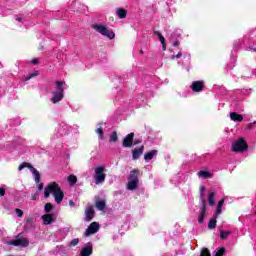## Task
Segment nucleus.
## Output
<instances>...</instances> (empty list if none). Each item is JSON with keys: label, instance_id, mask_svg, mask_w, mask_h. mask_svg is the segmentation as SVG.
Listing matches in <instances>:
<instances>
[{"label": "nucleus", "instance_id": "1", "mask_svg": "<svg viewBox=\"0 0 256 256\" xmlns=\"http://www.w3.org/2000/svg\"><path fill=\"white\" fill-rule=\"evenodd\" d=\"M51 194L54 197V201L58 205H61V203H63V199H65V193L57 182H51L45 187L44 198L49 199V197H51Z\"/></svg>", "mask_w": 256, "mask_h": 256}, {"label": "nucleus", "instance_id": "2", "mask_svg": "<svg viewBox=\"0 0 256 256\" xmlns=\"http://www.w3.org/2000/svg\"><path fill=\"white\" fill-rule=\"evenodd\" d=\"M56 91L52 92L53 97L50 99V101L55 105L59 103L60 101H63V98L65 97V89L63 88V85H65V82L63 81H56Z\"/></svg>", "mask_w": 256, "mask_h": 256}, {"label": "nucleus", "instance_id": "3", "mask_svg": "<svg viewBox=\"0 0 256 256\" xmlns=\"http://www.w3.org/2000/svg\"><path fill=\"white\" fill-rule=\"evenodd\" d=\"M139 173L140 172L137 169L130 171L127 183L128 191H135V189H137V186L139 185Z\"/></svg>", "mask_w": 256, "mask_h": 256}, {"label": "nucleus", "instance_id": "4", "mask_svg": "<svg viewBox=\"0 0 256 256\" xmlns=\"http://www.w3.org/2000/svg\"><path fill=\"white\" fill-rule=\"evenodd\" d=\"M92 29H94V31H97V33H100V35L107 37L108 39H115V32H113V30L107 28L106 26L94 24L92 25Z\"/></svg>", "mask_w": 256, "mask_h": 256}, {"label": "nucleus", "instance_id": "5", "mask_svg": "<svg viewBox=\"0 0 256 256\" xmlns=\"http://www.w3.org/2000/svg\"><path fill=\"white\" fill-rule=\"evenodd\" d=\"M94 181L96 185H101L105 183V179H107V174H105V167L98 166L94 169Z\"/></svg>", "mask_w": 256, "mask_h": 256}, {"label": "nucleus", "instance_id": "6", "mask_svg": "<svg viewBox=\"0 0 256 256\" xmlns=\"http://www.w3.org/2000/svg\"><path fill=\"white\" fill-rule=\"evenodd\" d=\"M247 149H249V145L247 144V141H245V139L243 138H239L232 144L233 153H245Z\"/></svg>", "mask_w": 256, "mask_h": 256}, {"label": "nucleus", "instance_id": "7", "mask_svg": "<svg viewBox=\"0 0 256 256\" xmlns=\"http://www.w3.org/2000/svg\"><path fill=\"white\" fill-rule=\"evenodd\" d=\"M7 245H13V247H29V239L23 238L21 234H18L16 239L8 241Z\"/></svg>", "mask_w": 256, "mask_h": 256}, {"label": "nucleus", "instance_id": "8", "mask_svg": "<svg viewBox=\"0 0 256 256\" xmlns=\"http://www.w3.org/2000/svg\"><path fill=\"white\" fill-rule=\"evenodd\" d=\"M205 215H207V201L202 200V205L200 207V212L198 215V223L202 224L205 222Z\"/></svg>", "mask_w": 256, "mask_h": 256}, {"label": "nucleus", "instance_id": "9", "mask_svg": "<svg viewBox=\"0 0 256 256\" xmlns=\"http://www.w3.org/2000/svg\"><path fill=\"white\" fill-rule=\"evenodd\" d=\"M99 231V222H92L86 231L84 232L85 237H89L91 235H95Z\"/></svg>", "mask_w": 256, "mask_h": 256}, {"label": "nucleus", "instance_id": "10", "mask_svg": "<svg viewBox=\"0 0 256 256\" xmlns=\"http://www.w3.org/2000/svg\"><path fill=\"white\" fill-rule=\"evenodd\" d=\"M135 139V133L131 132L122 141V147L130 149L133 147V141Z\"/></svg>", "mask_w": 256, "mask_h": 256}, {"label": "nucleus", "instance_id": "11", "mask_svg": "<svg viewBox=\"0 0 256 256\" xmlns=\"http://www.w3.org/2000/svg\"><path fill=\"white\" fill-rule=\"evenodd\" d=\"M190 89L194 92V93H201V91H203V89H205V84L203 83V81H194L192 82Z\"/></svg>", "mask_w": 256, "mask_h": 256}, {"label": "nucleus", "instance_id": "12", "mask_svg": "<svg viewBox=\"0 0 256 256\" xmlns=\"http://www.w3.org/2000/svg\"><path fill=\"white\" fill-rule=\"evenodd\" d=\"M143 151H145V146H143V145L139 149L132 150V159L134 161H137V159H139V157H141Z\"/></svg>", "mask_w": 256, "mask_h": 256}, {"label": "nucleus", "instance_id": "13", "mask_svg": "<svg viewBox=\"0 0 256 256\" xmlns=\"http://www.w3.org/2000/svg\"><path fill=\"white\" fill-rule=\"evenodd\" d=\"M42 221L45 225H51L55 221V216L53 214L42 215Z\"/></svg>", "mask_w": 256, "mask_h": 256}, {"label": "nucleus", "instance_id": "14", "mask_svg": "<svg viewBox=\"0 0 256 256\" xmlns=\"http://www.w3.org/2000/svg\"><path fill=\"white\" fill-rule=\"evenodd\" d=\"M85 214H86L85 221L87 222L93 221V218L95 217V210L93 209V207H90L89 209L85 210Z\"/></svg>", "mask_w": 256, "mask_h": 256}, {"label": "nucleus", "instance_id": "15", "mask_svg": "<svg viewBox=\"0 0 256 256\" xmlns=\"http://www.w3.org/2000/svg\"><path fill=\"white\" fill-rule=\"evenodd\" d=\"M93 255V246L88 245L80 251V256H91Z\"/></svg>", "mask_w": 256, "mask_h": 256}, {"label": "nucleus", "instance_id": "16", "mask_svg": "<svg viewBox=\"0 0 256 256\" xmlns=\"http://www.w3.org/2000/svg\"><path fill=\"white\" fill-rule=\"evenodd\" d=\"M95 207L98 211H105V207H107V202L105 200H97L95 202Z\"/></svg>", "mask_w": 256, "mask_h": 256}, {"label": "nucleus", "instance_id": "17", "mask_svg": "<svg viewBox=\"0 0 256 256\" xmlns=\"http://www.w3.org/2000/svg\"><path fill=\"white\" fill-rule=\"evenodd\" d=\"M230 119H231V121L241 123V121H243V115L237 114L236 112H232V113H230Z\"/></svg>", "mask_w": 256, "mask_h": 256}, {"label": "nucleus", "instance_id": "18", "mask_svg": "<svg viewBox=\"0 0 256 256\" xmlns=\"http://www.w3.org/2000/svg\"><path fill=\"white\" fill-rule=\"evenodd\" d=\"M31 173L34 175L35 183H40L41 182V174L39 173L38 170L35 169V167L32 166L30 168Z\"/></svg>", "mask_w": 256, "mask_h": 256}, {"label": "nucleus", "instance_id": "19", "mask_svg": "<svg viewBox=\"0 0 256 256\" xmlns=\"http://www.w3.org/2000/svg\"><path fill=\"white\" fill-rule=\"evenodd\" d=\"M217 227V215H215L212 219L208 222V229L213 230Z\"/></svg>", "mask_w": 256, "mask_h": 256}, {"label": "nucleus", "instance_id": "20", "mask_svg": "<svg viewBox=\"0 0 256 256\" xmlns=\"http://www.w3.org/2000/svg\"><path fill=\"white\" fill-rule=\"evenodd\" d=\"M116 15L119 17V19H125L127 17V10L119 8L116 10Z\"/></svg>", "mask_w": 256, "mask_h": 256}, {"label": "nucleus", "instance_id": "21", "mask_svg": "<svg viewBox=\"0 0 256 256\" xmlns=\"http://www.w3.org/2000/svg\"><path fill=\"white\" fill-rule=\"evenodd\" d=\"M157 150H151L150 152L146 153L144 155L145 161H151L155 155H157Z\"/></svg>", "mask_w": 256, "mask_h": 256}, {"label": "nucleus", "instance_id": "22", "mask_svg": "<svg viewBox=\"0 0 256 256\" xmlns=\"http://www.w3.org/2000/svg\"><path fill=\"white\" fill-rule=\"evenodd\" d=\"M198 177H203V179H211V177H213V174L208 171L201 170L198 172Z\"/></svg>", "mask_w": 256, "mask_h": 256}, {"label": "nucleus", "instance_id": "23", "mask_svg": "<svg viewBox=\"0 0 256 256\" xmlns=\"http://www.w3.org/2000/svg\"><path fill=\"white\" fill-rule=\"evenodd\" d=\"M208 205H210V207L215 206V192H210L208 194Z\"/></svg>", "mask_w": 256, "mask_h": 256}, {"label": "nucleus", "instance_id": "24", "mask_svg": "<svg viewBox=\"0 0 256 256\" xmlns=\"http://www.w3.org/2000/svg\"><path fill=\"white\" fill-rule=\"evenodd\" d=\"M225 203V200L222 199L218 202L217 209H216V215H219L223 212V205Z\"/></svg>", "mask_w": 256, "mask_h": 256}, {"label": "nucleus", "instance_id": "25", "mask_svg": "<svg viewBox=\"0 0 256 256\" xmlns=\"http://www.w3.org/2000/svg\"><path fill=\"white\" fill-rule=\"evenodd\" d=\"M32 166L30 163L28 162H23L21 165H19L18 167V171H23V169L27 168V169H32Z\"/></svg>", "mask_w": 256, "mask_h": 256}, {"label": "nucleus", "instance_id": "26", "mask_svg": "<svg viewBox=\"0 0 256 256\" xmlns=\"http://www.w3.org/2000/svg\"><path fill=\"white\" fill-rule=\"evenodd\" d=\"M110 143H117L119 141V137L117 136V132H112L109 139Z\"/></svg>", "mask_w": 256, "mask_h": 256}, {"label": "nucleus", "instance_id": "27", "mask_svg": "<svg viewBox=\"0 0 256 256\" xmlns=\"http://www.w3.org/2000/svg\"><path fill=\"white\" fill-rule=\"evenodd\" d=\"M68 183H70V185H75V183H77V176L75 175H69L68 176Z\"/></svg>", "mask_w": 256, "mask_h": 256}, {"label": "nucleus", "instance_id": "28", "mask_svg": "<svg viewBox=\"0 0 256 256\" xmlns=\"http://www.w3.org/2000/svg\"><path fill=\"white\" fill-rule=\"evenodd\" d=\"M45 213H51L53 211V204L52 203H46L44 206Z\"/></svg>", "mask_w": 256, "mask_h": 256}, {"label": "nucleus", "instance_id": "29", "mask_svg": "<svg viewBox=\"0 0 256 256\" xmlns=\"http://www.w3.org/2000/svg\"><path fill=\"white\" fill-rule=\"evenodd\" d=\"M231 235V231H221L220 232V239H227Z\"/></svg>", "mask_w": 256, "mask_h": 256}, {"label": "nucleus", "instance_id": "30", "mask_svg": "<svg viewBox=\"0 0 256 256\" xmlns=\"http://www.w3.org/2000/svg\"><path fill=\"white\" fill-rule=\"evenodd\" d=\"M200 256H211V251L208 248H202L200 252Z\"/></svg>", "mask_w": 256, "mask_h": 256}, {"label": "nucleus", "instance_id": "31", "mask_svg": "<svg viewBox=\"0 0 256 256\" xmlns=\"http://www.w3.org/2000/svg\"><path fill=\"white\" fill-rule=\"evenodd\" d=\"M225 251H227V250L225 249V247L219 248V249L216 251V253H215L214 256H223V255H225Z\"/></svg>", "mask_w": 256, "mask_h": 256}, {"label": "nucleus", "instance_id": "32", "mask_svg": "<svg viewBox=\"0 0 256 256\" xmlns=\"http://www.w3.org/2000/svg\"><path fill=\"white\" fill-rule=\"evenodd\" d=\"M37 75H39V72H38V71H35L34 73H31L30 75H28V76L25 78V81H29L30 79H33V77H37Z\"/></svg>", "mask_w": 256, "mask_h": 256}, {"label": "nucleus", "instance_id": "33", "mask_svg": "<svg viewBox=\"0 0 256 256\" xmlns=\"http://www.w3.org/2000/svg\"><path fill=\"white\" fill-rule=\"evenodd\" d=\"M77 245H79V238H74L71 240L70 247H77Z\"/></svg>", "mask_w": 256, "mask_h": 256}, {"label": "nucleus", "instance_id": "34", "mask_svg": "<svg viewBox=\"0 0 256 256\" xmlns=\"http://www.w3.org/2000/svg\"><path fill=\"white\" fill-rule=\"evenodd\" d=\"M96 133L99 135V139H103V128L100 126L98 129H96Z\"/></svg>", "mask_w": 256, "mask_h": 256}, {"label": "nucleus", "instance_id": "35", "mask_svg": "<svg viewBox=\"0 0 256 256\" xmlns=\"http://www.w3.org/2000/svg\"><path fill=\"white\" fill-rule=\"evenodd\" d=\"M15 213H16L17 217H23V210L16 208Z\"/></svg>", "mask_w": 256, "mask_h": 256}, {"label": "nucleus", "instance_id": "36", "mask_svg": "<svg viewBox=\"0 0 256 256\" xmlns=\"http://www.w3.org/2000/svg\"><path fill=\"white\" fill-rule=\"evenodd\" d=\"M158 39H159V41H160L162 44L165 43V37H163V34H162V35H159V36H158Z\"/></svg>", "mask_w": 256, "mask_h": 256}, {"label": "nucleus", "instance_id": "37", "mask_svg": "<svg viewBox=\"0 0 256 256\" xmlns=\"http://www.w3.org/2000/svg\"><path fill=\"white\" fill-rule=\"evenodd\" d=\"M31 63L33 65H37V63H39V59L38 58H34V59H32Z\"/></svg>", "mask_w": 256, "mask_h": 256}, {"label": "nucleus", "instance_id": "38", "mask_svg": "<svg viewBox=\"0 0 256 256\" xmlns=\"http://www.w3.org/2000/svg\"><path fill=\"white\" fill-rule=\"evenodd\" d=\"M0 197H5V190L0 187Z\"/></svg>", "mask_w": 256, "mask_h": 256}, {"label": "nucleus", "instance_id": "39", "mask_svg": "<svg viewBox=\"0 0 256 256\" xmlns=\"http://www.w3.org/2000/svg\"><path fill=\"white\" fill-rule=\"evenodd\" d=\"M200 190H201V197H203V193H205V186H201Z\"/></svg>", "mask_w": 256, "mask_h": 256}, {"label": "nucleus", "instance_id": "40", "mask_svg": "<svg viewBox=\"0 0 256 256\" xmlns=\"http://www.w3.org/2000/svg\"><path fill=\"white\" fill-rule=\"evenodd\" d=\"M175 57H176V59H181V57H183V54L181 52H179Z\"/></svg>", "mask_w": 256, "mask_h": 256}, {"label": "nucleus", "instance_id": "41", "mask_svg": "<svg viewBox=\"0 0 256 256\" xmlns=\"http://www.w3.org/2000/svg\"><path fill=\"white\" fill-rule=\"evenodd\" d=\"M141 143V140H133V145H139Z\"/></svg>", "mask_w": 256, "mask_h": 256}, {"label": "nucleus", "instance_id": "42", "mask_svg": "<svg viewBox=\"0 0 256 256\" xmlns=\"http://www.w3.org/2000/svg\"><path fill=\"white\" fill-rule=\"evenodd\" d=\"M247 129H248L249 131H251V129H253V124H252V123L248 124Z\"/></svg>", "mask_w": 256, "mask_h": 256}, {"label": "nucleus", "instance_id": "43", "mask_svg": "<svg viewBox=\"0 0 256 256\" xmlns=\"http://www.w3.org/2000/svg\"><path fill=\"white\" fill-rule=\"evenodd\" d=\"M154 35H157V37H159V35H162L161 32L154 30Z\"/></svg>", "mask_w": 256, "mask_h": 256}, {"label": "nucleus", "instance_id": "44", "mask_svg": "<svg viewBox=\"0 0 256 256\" xmlns=\"http://www.w3.org/2000/svg\"><path fill=\"white\" fill-rule=\"evenodd\" d=\"M69 206H70V207L75 206V202H73V200H70V201H69Z\"/></svg>", "mask_w": 256, "mask_h": 256}, {"label": "nucleus", "instance_id": "45", "mask_svg": "<svg viewBox=\"0 0 256 256\" xmlns=\"http://www.w3.org/2000/svg\"><path fill=\"white\" fill-rule=\"evenodd\" d=\"M173 47H178L179 46V42L178 41H175V42H173Z\"/></svg>", "mask_w": 256, "mask_h": 256}, {"label": "nucleus", "instance_id": "46", "mask_svg": "<svg viewBox=\"0 0 256 256\" xmlns=\"http://www.w3.org/2000/svg\"><path fill=\"white\" fill-rule=\"evenodd\" d=\"M162 49H163V51H166V49H167V45L165 44V42L162 44Z\"/></svg>", "mask_w": 256, "mask_h": 256}, {"label": "nucleus", "instance_id": "47", "mask_svg": "<svg viewBox=\"0 0 256 256\" xmlns=\"http://www.w3.org/2000/svg\"><path fill=\"white\" fill-rule=\"evenodd\" d=\"M38 191H43V184H40V185H39Z\"/></svg>", "mask_w": 256, "mask_h": 256}, {"label": "nucleus", "instance_id": "48", "mask_svg": "<svg viewBox=\"0 0 256 256\" xmlns=\"http://www.w3.org/2000/svg\"><path fill=\"white\" fill-rule=\"evenodd\" d=\"M23 19L21 17H16V21L21 22Z\"/></svg>", "mask_w": 256, "mask_h": 256}, {"label": "nucleus", "instance_id": "49", "mask_svg": "<svg viewBox=\"0 0 256 256\" xmlns=\"http://www.w3.org/2000/svg\"><path fill=\"white\" fill-rule=\"evenodd\" d=\"M32 201H37V196H33Z\"/></svg>", "mask_w": 256, "mask_h": 256}, {"label": "nucleus", "instance_id": "50", "mask_svg": "<svg viewBox=\"0 0 256 256\" xmlns=\"http://www.w3.org/2000/svg\"><path fill=\"white\" fill-rule=\"evenodd\" d=\"M140 53L143 55V50H141Z\"/></svg>", "mask_w": 256, "mask_h": 256}, {"label": "nucleus", "instance_id": "51", "mask_svg": "<svg viewBox=\"0 0 256 256\" xmlns=\"http://www.w3.org/2000/svg\"><path fill=\"white\" fill-rule=\"evenodd\" d=\"M254 51H256V48L254 49Z\"/></svg>", "mask_w": 256, "mask_h": 256}]
</instances>
